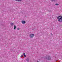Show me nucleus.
Wrapping results in <instances>:
<instances>
[{
  "mask_svg": "<svg viewBox=\"0 0 62 62\" xmlns=\"http://www.w3.org/2000/svg\"><path fill=\"white\" fill-rule=\"evenodd\" d=\"M55 5L56 6H58V5H59V4H57V3H56V4H55Z\"/></svg>",
  "mask_w": 62,
  "mask_h": 62,
  "instance_id": "nucleus-11",
  "label": "nucleus"
},
{
  "mask_svg": "<svg viewBox=\"0 0 62 62\" xmlns=\"http://www.w3.org/2000/svg\"><path fill=\"white\" fill-rule=\"evenodd\" d=\"M58 21L60 22H62V19H59V20H58Z\"/></svg>",
  "mask_w": 62,
  "mask_h": 62,
  "instance_id": "nucleus-5",
  "label": "nucleus"
},
{
  "mask_svg": "<svg viewBox=\"0 0 62 62\" xmlns=\"http://www.w3.org/2000/svg\"><path fill=\"white\" fill-rule=\"evenodd\" d=\"M51 0L52 1H55V0Z\"/></svg>",
  "mask_w": 62,
  "mask_h": 62,
  "instance_id": "nucleus-12",
  "label": "nucleus"
},
{
  "mask_svg": "<svg viewBox=\"0 0 62 62\" xmlns=\"http://www.w3.org/2000/svg\"><path fill=\"white\" fill-rule=\"evenodd\" d=\"M26 61H27V62H29V59H26Z\"/></svg>",
  "mask_w": 62,
  "mask_h": 62,
  "instance_id": "nucleus-9",
  "label": "nucleus"
},
{
  "mask_svg": "<svg viewBox=\"0 0 62 62\" xmlns=\"http://www.w3.org/2000/svg\"><path fill=\"white\" fill-rule=\"evenodd\" d=\"M37 62H39V61H37Z\"/></svg>",
  "mask_w": 62,
  "mask_h": 62,
  "instance_id": "nucleus-16",
  "label": "nucleus"
},
{
  "mask_svg": "<svg viewBox=\"0 0 62 62\" xmlns=\"http://www.w3.org/2000/svg\"><path fill=\"white\" fill-rule=\"evenodd\" d=\"M62 18V16H59L57 18V19L58 20H59V19H60Z\"/></svg>",
  "mask_w": 62,
  "mask_h": 62,
  "instance_id": "nucleus-3",
  "label": "nucleus"
},
{
  "mask_svg": "<svg viewBox=\"0 0 62 62\" xmlns=\"http://www.w3.org/2000/svg\"><path fill=\"white\" fill-rule=\"evenodd\" d=\"M20 30V28H17V30Z\"/></svg>",
  "mask_w": 62,
  "mask_h": 62,
  "instance_id": "nucleus-13",
  "label": "nucleus"
},
{
  "mask_svg": "<svg viewBox=\"0 0 62 62\" xmlns=\"http://www.w3.org/2000/svg\"><path fill=\"white\" fill-rule=\"evenodd\" d=\"M46 59H47V60H51V57H50V56H48V58H46Z\"/></svg>",
  "mask_w": 62,
  "mask_h": 62,
  "instance_id": "nucleus-2",
  "label": "nucleus"
},
{
  "mask_svg": "<svg viewBox=\"0 0 62 62\" xmlns=\"http://www.w3.org/2000/svg\"><path fill=\"white\" fill-rule=\"evenodd\" d=\"M10 24L12 26H13V24H14V23H11Z\"/></svg>",
  "mask_w": 62,
  "mask_h": 62,
  "instance_id": "nucleus-6",
  "label": "nucleus"
},
{
  "mask_svg": "<svg viewBox=\"0 0 62 62\" xmlns=\"http://www.w3.org/2000/svg\"><path fill=\"white\" fill-rule=\"evenodd\" d=\"M16 25H14V29H15V30L16 29Z\"/></svg>",
  "mask_w": 62,
  "mask_h": 62,
  "instance_id": "nucleus-7",
  "label": "nucleus"
},
{
  "mask_svg": "<svg viewBox=\"0 0 62 62\" xmlns=\"http://www.w3.org/2000/svg\"><path fill=\"white\" fill-rule=\"evenodd\" d=\"M15 1H22V0H15Z\"/></svg>",
  "mask_w": 62,
  "mask_h": 62,
  "instance_id": "nucleus-10",
  "label": "nucleus"
},
{
  "mask_svg": "<svg viewBox=\"0 0 62 62\" xmlns=\"http://www.w3.org/2000/svg\"><path fill=\"white\" fill-rule=\"evenodd\" d=\"M51 35H53V34L52 33H51L50 34Z\"/></svg>",
  "mask_w": 62,
  "mask_h": 62,
  "instance_id": "nucleus-14",
  "label": "nucleus"
},
{
  "mask_svg": "<svg viewBox=\"0 0 62 62\" xmlns=\"http://www.w3.org/2000/svg\"><path fill=\"white\" fill-rule=\"evenodd\" d=\"M34 34H30V38H33V37H34Z\"/></svg>",
  "mask_w": 62,
  "mask_h": 62,
  "instance_id": "nucleus-1",
  "label": "nucleus"
},
{
  "mask_svg": "<svg viewBox=\"0 0 62 62\" xmlns=\"http://www.w3.org/2000/svg\"><path fill=\"white\" fill-rule=\"evenodd\" d=\"M23 55H24V57H26V56L25 55V53H24L23 54Z\"/></svg>",
  "mask_w": 62,
  "mask_h": 62,
  "instance_id": "nucleus-8",
  "label": "nucleus"
},
{
  "mask_svg": "<svg viewBox=\"0 0 62 62\" xmlns=\"http://www.w3.org/2000/svg\"><path fill=\"white\" fill-rule=\"evenodd\" d=\"M21 23H22L23 24H24V23H25L26 22L24 21H22Z\"/></svg>",
  "mask_w": 62,
  "mask_h": 62,
  "instance_id": "nucleus-4",
  "label": "nucleus"
},
{
  "mask_svg": "<svg viewBox=\"0 0 62 62\" xmlns=\"http://www.w3.org/2000/svg\"><path fill=\"white\" fill-rule=\"evenodd\" d=\"M23 57V55H22L21 56V57Z\"/></svg>",
  "mask_w": 62,
  "mask_h": 62,
  "instance_id": "nucleus-15",
  "label": "nucleus"
}]
</instances>
